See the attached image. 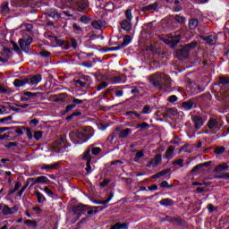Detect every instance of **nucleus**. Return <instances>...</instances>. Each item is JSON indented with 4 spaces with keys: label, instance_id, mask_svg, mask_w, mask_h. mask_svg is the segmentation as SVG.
I'll list each match as a JSON object with an SVG mask.
<instances>
[{
    "label": "nucleus",
    "instance_id": "423d86ee",
    "mask_svg": "<svg viewBox=\"0 0 229 229\" xmlns=\"http://www.w3.org/2000/svg\"><path fill=\"white\" fill-rule=\"evenodd\" d=\"M160 164H162V155L157 154L148 163L147 167H157V165H160Z\"/></svg>",
    "mask_w": 229,
    "mask_h": 229
},
{
    "label": "nucleus",
    "instance_id": "412c9836",
    "mask_svg": "<svg viewBox=\"0 0 229 229\" xmlns=\"http://www.w3.org/2000/svg\"><path fill=\"white\" fill-rule=\"evenodd\" d=\"M131 133V129H124L120 131L119 137L120 139H126L128 138Z\"/></svg>",
    "mask_w": 229,
    "mask_h": 229
},
{
    "label": "nucleus",
    "instance_id": "7c9ffc66",
    "mask_svg": "<svg viewBox=\"0 0 229 229\" xmlns=\"http://www.w3.org/2000/svg\"><path fill=\"white\" fill-rule=\"evenodd\" d=\"M144 157V150H140L136 153L135 157H134V162H139L140 160V158Z\"/></svg>",
    "mask_w": 229,
    "mask_h": 229
},
{
    "label": "nucleus",
    "instance_id": "1a4fd4ad",
    "mask_svg": "<svg viewBox=\"0 0 229 229\" xmlns=\"http://www.w3.org/2000/svg\"><path fill=\"white\" fill-rule=\"evenodd\" d=\"M72 104L66 106V112H71V110L74 109V107L78 106V105H83V100L72 98Z\"/></svg>",
    "mask_w": 229,
    "mask_h": 229
},
{
    "label": "nucleus",
    "instance_id": "a19ab883",
    "mask_svg": "<svg viewBox=\"0 0 229 229\" xmlns=\"http://www.w3.org/2000/svg\"><path fill=\"white\" fill-rule=\"evenodd\" d=\"M76 137H77V139H80L81 140H84V142H86V140H87V138L84 136L81 130H80L76 132Z\"/></svg>",
    "mask_w": 229,
    "mask_h": 229
},
{
    "label": "nucleus",
    "instance_id": "f8f14e48",
    "mask_svg": "<svg viewBox=\"0 0 229 229\" xmlns=\"http://www.w3.org/2000/svg\"><path fill=\"white\" fill-rule=\"evenodd\" d=\"M81 131H82L87 140H89V139H90V137L94 135V131L92 130V127H84L81 129Z\"/></svg>",
    "mask_w": 229,
    "mask_h": 229
},
{
    "label": "nucleus",
    "instance_id": "72a5a7b5",
    "mask_svg": "<svg viewBox=\"0 0 229 229\" xmlns=\"http://www.w3.org/2000/svg\"><path fill=\"white\" fill-rule=\"evenodd\" d=\"M8 110H10V106H1L0 105V115H6L8 114Z\"/></svg>",
    "mask_w": 229,
    "mask_h": 229
},
{
    "label": "nucleus",
    "instance_id": "c85d7f7f",
    "mask_svg": "<svg viewBox=\"0 0 229 229\" xmlns=\"http://www.w3.org/2000/svg\"><path fill=\"white\" fill-rule=\"evenodd\" d=\"M19 44H20V47H21V51H28L29 47L26 43V40L21 38V39L19 40Z\"/></svg>",
    "mask_w": 229,
    "mask_h": 229
},
{
    "label": "nucleus",
    "instance_id": "f704fd0d",
    "mask_svg": "<svg viewBox=\"0 0 229 229\" xmlns=\"http://www.w3.org/2000/svg\"><path fill=\"white\" fill-rule=\"evenodd\" d=\"M20 187H22V183L21 182H16L15 185H14V189L13 190H11L8 193V196H12V194H13L14 192H17V191H19V188Z\"/></svg>",
    "mask_w": 229,
    "mask_h": 229
},
{
    "label": "nucleus",
    "instance_id": "09e8293b",
    "mask_svg": "<svg viewBox=\"0 0 229 229\" xmlns=\"http://www.w3.org/2000/svg\"><path fill=\"white\" fill-rule=\"evenodd\" d=\"M65 99H67V95H66V94H61V95H59V96L55 98V101L64 102V101H65Z\"/></svg>",
    "mask_w": 229,
    "mask_h": 229
},
{
    "label": "nucleus",
    "instance_id": "f3484780",
    "mask_svg": "<svg viewBox=\"0 0 229 229\" xmlns=\"http://www.w3.org/2000/svg\"><path fill=\"white\" fill-rule=\"evenodd\" d=\"M128 226H130L128 223L117 222L114 225H111L110 229H128Z\"/></svg>",
    "mask_w": 229,
    "mask_h": 229
},
{
    "label": "nucleus",
    "instance_id": "473e14b6",
    "mask_svg": "<svg viewBox=\"0 0 229 229\" xmlns=\"http://www.w3.org/2000/svg\"><path fill=\"white\" fill-rule=\"evenodd\" d=\"M198 20L192 19L189 21V28L190 30H194L195 28H198Z\"/></svg>",
    "mask_w": 229,
    "mask_h": 229
},
{
    "label": "nucleus",
    "instance_id": "680f3d73",
    "mask_svg": "<svg viewBox=\"0 0 229 229\" xmlns=\"http://www.w3.org/2000/svg\"><path fill=\"white\" fill-rule=\"evenodd\" d=\"M168 101H169L170 103H174L175 101H178V98H177L176 96H174V95L170 96V97L168 98Z\"/></svg>",
    "mask_w": 229,
    "mask_h": 229
},
{
    "label": "nucleus",
    "instance_id": "2f4dec72",
    "mask_svg": "<svg viewBox=\"0 0 229 229\" xmlns=\"http://www.w3.org/2000/svg\"><path fill=\"white\" fill-rule=\"evenodd\" d=\"M58 167V163L52 164V165H44L41 166V169H46L47 171H49L51 169H56Z\"/></svg>",
    "mask_w": 229,
    "mask_h": 229
},
{
    "label": "nucleus",
    "instance_id": "ddd939ff",
    "mask_svg": "<svg viewBox=\"0 0 229 229\" xmlns=\"http://www.w3.org/2000/svg\"><path fill=\"white\" fill-rule=\"evenodd\" d=\"M87 81H89V77H82V78L80 79V80L74 81H73V84H74L76 87L83 88V87H87Z\"/></svg>",
    "mask_w": 229,
    "mask_h": 229
},
{
    "label": "nucleus",
    "instance_id": "f257e3e1",
    "mask_svg": "<svg viewBox=\"0 0 229 229\" xmlns=\"http://www.w3.org/2000/svg\"><path fill=\"white\" fill-rule=\"evenodd\" d=\"M151 83L156 87V89H159V90H165L166 92L171 90V78L164 73L154 74Z\"/></svg>",
    "mask_w": 229,
    "mask_h": 229
},
{
    "label": "nucleus",
    "instance_id": "a878e982",
    "mask_svg": "<svg viewBox=\"0 0 229 229\" xmlns=\"http://www.w3.org/2000/svg\"><path fill=\"white\" fill-rule=\"evenodd\" d=\"M170 172H171V169L167 168L164 171H161V172L152 175V178H155V179L160 178L161 176H164L165 174H167V173H170Z\"/></svg>",
    "mask_w": 229,
    "mask_h": 229
},
{
    "label": "nucleus",
    "instance_id": "aec40b11",
    "mask_svg": "<svg viewBox=\"0 0 229 229\" xmlns=\"http://www.w3.org/2000/svg\"><path fill=\"white\" fill-rule=\"evenodd\" d=\"M174 157V147L170 146L167 150L165 151V158L171 160Z\"/></svg>",
    "mask_w": 229,
    "mask_h": 229
},
{
    "label": "nucleus",
    "instance_id": "f03ea898",
    "mask_svg": "<svg viewBox=\"0 0 229 229\" xmlns=\"http://www.w3.org/2000/svg\"><path fill=\"white\" fill-rule=\"evenodd\" d=\"M198 46V42L192 41L190 44L185 45L181 50L177 52V56L180 58H189V52L194 49Z\"/></svg>",
    "mask_w": 229,
    "mask_h": 229
},
{
    "label": "nucleus",
    "instance_id": "5701e85b",
    "mask_svg": "<svg viewBox=\"0 0 229 229\" xmlns=\"http://www.w3.org/2000/svg\"><path fill=\"white\" fill-rule=\"evenodd\" d=\"M157 6L158 5L157 4V3L148 4L142 8V12H151V11L153 12V11L157 10Z\"/></svg>",
    "mask_w": 229,
    "mask_h": 229
},
{
    "label": "nucleus",
    "instance_id": "e2e57ef3",
    "mask_svg": "<svg viewBox=\"0 0 229 229\" xmlns=\"http://www.w3.org/2000/svg\"><path fill=\"white\" fill-rule=\"evenodd\" d=\"M89 17H87V16H82L81 18V22H84V24H89Z\"/></svg>",
    "mask_w": 229,
    "mask_h": 229
},
{
    "label": "nucleus",
    "instance_id": "49530a36",
    "mask_svg": "<svg viewBox=\"0 0 229 229\" xmlns=\"http://www.w3.org/2000/svg\"><path fill=\"white\" fill-rule=\"evenodd\" d=\"M174 20L176 22H180L181 24H183L185 22V17L180 16V15H175Z\"/></svg>",
    "mask_w": 229,
    "mask_h": 229
},
{
    "label": "nucleus",
    "instance_id": "a18cd8bd",
    "mask_svg": "<svg viewBox=\"0 0 229 229\" xmlns=\"http://www.w3.org/2000/svg\"><path fill=\"white\" fill-rule=\"evenodd\" d=\"M25 225H28V226H32L33 228H37V222L35 220H26Z\"/></svg>",
    "mask_w": 229,
    "mask_h": 229
},
{
    "label": "nucleus",
    "instance_id": "6e6552de",
    "mask_svg": "<svg viewBox=\"0 0 229 229\" xmlns=\"http://www.w3.org/2000/svg\"><path fill=\"white\" fill-rule=\"evenodd\" d=\"M42 81V75L37 74L29 79V84L30 87H37L38 83Z\"/></svg>",
    "mask_w": 229,
    "mask_h": 229
},
{
    "label": "nucleus",
    "instance_id": "bf43d9fd",
    "mask_svg": "<svg viewBox=\"0 0 229 229\" xmlns=\"http://www.w3.org/2000/svg\"><path fill=\"white\" fill-rule=\"evenodd\" d=\"M125 16H126V18L128 19L127 21H131V19H132L131 11V10H127V11L125 12Z\"/></svg>",
    "mask_w": 229,
    "mask_h": 229
},
{
    "label": "nucleus",
    "instance_id": "393cba45",
    "mask_svg": "<svg viewBox=\"0 0 229 229\" xmlns=\"http://www.w3.org/2000/svg\"><path fill=\"white\" fill-rule=\"evenodd\" d=\"M192 106H194V102L192 100H188L182 103V108H184L185 110H191Z\"/></svg>",
    "mask_w": 229,
    "mask_h": 229
},
{
    "label": "nucleus",
    "instance_id": "8fccbe9b",
    "mask_svg": "<svg viewBox=\"0 0 229 229\" xmlns=\"http://www.w3.org/2000/svg\"><path fill=\"white\" fill-rule=\"evenodd\" d=\"M225 147H220L215 149L216 155H223L225 153Z\"/></svg>",
    "mask_w": 229,
    "mask_h": 229
},
{
    "label": "nucleus",
    "instance_id": "338daca9",
    "mask_svg": "<svg viewBox=\"0 0 229 229\" xmlns=\"http://www.w3.org/2000/svg\"><path fill=\"white\" fill-rule=\"evenodd\" d=\"M217 208H216L214 205L212 204H209L208 206V212H214L215 210H216Z\"/></svg>",
    "mask_w": 229,
    "mask_h": 229
},
{
    "label": "nucleus",
    "instance_id": "bb28decb",
    "mask_svg": "<svg viewBox=\"0 0 229 229\" xmlns=\"http://www.w3.org/2000/svg\"><path fill=\"white\" fill-rule=\"evenodd\" d=\"M35 196H37L38 202L45 203L46 197L44 196V194L40 193L39 191H35Z\"/></svg>",
    "mask_w": 229,
    "mask_h": 229
},
{
    "label": "nucleus",
    "instance_id": "5fc2aeb1",
    "mask_svg": "<svg viewBox=\"0 0 229 229\" xmlns=\"http://www.w3.org/2000/svg\"><path fill=\"white\" fill-rule=\"evenodd\" d=\"M125 115L131 116V115H135V117H137L139 119V117H140V114H139L138 113H135L133 111H128Z\"/></svg>",
    "mask_w": 229,
    "mask_h": 229
},
{
    "label": "nucleus",
    "instance_id": "c9c22d12",
    "mask_svg": "<svg viewBox=\"0 0 229 229\" xmlns=\"http://www.w3.org/2000/svg\"><path fill=\"white\" fill-rule=\"evenodd\" d=\"M112 198H114V193H110L107 199L98 201V205H106L107 203H110V201H112Z\"/></svg>",
    "mask_w": 229,
    "mask_h": 229
},
{
    "label": "nucleus",
    "instance_id": "0eeeda50",
    "mask_svg": "<svg viewBox=\"0 0 229 229\" xmlns=\"http://www.w3.org/2000/svg\"><path fill=\"white\" fill-rule=\"evenodd\" d=\"M208 127L209 130H212L214 133H217L219 131V125L217 124V120L211 118L208 122Z\"/></svg>",
    "mask_w": 229,
    "mask_h": 229
},
{
    "label": "nucleus",
    "instance_id": "ea45409f",
    "mask_svg": "<svg viewBox=\"0 0 229 229\" xmlns=\"http://www.w3.org/2000/svg\"><path fill=\"white\" fill-rule=\"evenodd\" d=\"M36 182H38V183H47V182H49V179L47 176H39L37 177Z\"/></svg>",
    "mask_w": 229,
    "mask_h": 229
},
{
    "label": "nucleus",
    "instance_id": "a211bd4d",
    "mask_svg": "<svg viewBox=\"0 0 229 229\" xmlns=\"http://www.w3.org/2000/svg\"><path fill=\"white\" fill-rule=\"evenodd\" d=\"M121 28H122V30H124L125 31H130L131 30V22L128 20H123L121 22Z\"/></svg>",
    "mask_w": 229,
    "mask_h": 229
},
{
    "label": "nucleus",
    "instance_id": "de8ad7c7",
    "mask_svg": "<svg viewBox=\"0 0 229 229\" xmlns=\"http://www.w3.org/2000/svg\"><path fill=\"white\" fill-rule=\"evenodd\" d=\"M34 139L36 140H40L42 139V131H37L34 132Z\"/></svg>",
    "mask_w": 229,
    "mask_h": 229
},
{
    "label": "nucleus",
    "instance_id": "b1692460",
    "mask_svg": "<svg viewBox=\"0 0 229 229\" xmlns=\"http://www.w3.org/2000/svg\"><path fill=\"white\" fill-rule=\"evenodd\" d=\"M65 138L62 137L60 139H58L57 140H55V146L56 148H65Z\"/></svg>",
    "mask_w": 229,
    "mask_h": 229
},
{
    "label": "nucleus",
    "instance_id": "c03bdc74",
    "mask_svg": "<svg viewBox=\"0 0 229 229\" xmlns=\"http://www.w3.org/2000/svg\"><path fill=\"white\" fill-rule=\"evenodd\" d=\"M19 146V143L17 141L9 142L7 145H5V148L7 149H12V148H17Z\"/></svg>",
    "mask_w": 229,
    "mask_h": 229
},
{
    "label": "nucleus",
    "instance_id": "e433bc0d",
    "mask_svg": "<svg viewBox=\"0 0 229 229\" xmlns=\"http://www.w3.org/2000/svg\"><path fill=\"white\" fill-rule=\"evenodd\" d=\"M89 148H90V152L95 157H98V155H99V153H101V148H99V147H96V148L89 147Z\"/></svg>",
    "mask_w": 229,
    "mask_h": 229
},
{
    "label": "nucleus",
    "instance_id": "c756f323",
    "mask_svg": "<svg viewBox=\"0 0 229 229\" xmlns=\"http://www.w3.org/2000/svg\"><path fill=\"white\" fill-rule=\"evenodd\" d=\"M87 162H90L92 160V156H90V148H89L86 152L84 153V156L82 157Z\"/></svg>",
    "mask_w": 229,
    "mask_h": 229
},
{
    "label": "nucleus",
    "instance_id": "3c124183",
    "mask_svg": "<svg viewBox=\"0 0 229 229\" xmlns=\"http://www.w3.org/2000/svg\"><path fill=\"white\" fill-rule=\"evenodd\" d=\"M24 130L27 133L28 139H30V140H31V139H33V132H31V130L28 129V128H24Z\"/></svg>",
    "mask_w": 229,
    "mask_h": 229
},
{
    "label": "nucleus",
    "instance_id": "052dcab7",
    "mask_svg": "<svg viewBox=\"0 0 229 229\" xmlns=\"http://www.w3.org/2000/svg\"><path fill=\"white\" fill-rule=\"evenodd\" d=\"M3 13H8V3H4L2 6Z\"/></svg>",
    "mask_w": 229,
    "mask_h": 229
},
{
    "label": "nucleus",
    "instance_id": "6ab92c4d",
    "mask_svg": "<svg viewBox=\"0 0 229 229\" xmlns=\"http://www.w3.org/2000/svg\"><path fill=\"white\" fill-rule=\"evenodd\" d=\"M23 96L25 98H28L29 99H35L38 98V96H41V93L39 92L33 93V92L27 91L23 93Z\"/></svg>",
    "mask_w": 229,
    "mask_h": 229
},
{
    "label": "nucleus",
    "instance_id": "7ed1b4c3",
    "mask_svg": "<svg viewBox=\"0 0 229 229\" xmlns=\"http://www.w3.org/2000/svg\"><path fill=\"white\" fill-rule=\"evenodd\" d=\"M180 34H170L168 38H162L161 40L167 44V46H171V47H174L178 42H180Z\"/></svg>",
    "mask_w": 229,
    "mask_h": 229
},
{
    "label": "nucleus",
    "instance_id": "4d7b16f0",
    "mask_svg": "<svg viewBox=\"0 0 229 229\" xmlns=\"http://www.w3.org/2000/svg\"><path fill=\"white\" fill-rule=\"evenodd\" d=\"M85 169L88 174H90V173H92V166L90 165V162H87Z\"/></svg>",
    "mask_w": 229,
    "mask_h": 229
},
{
    "label": "nucleus",
    "instance_id": "864d4df0",
    "mask_svg": "<svg viewBox=\"0 0 229 229\" xmlns=\"http://www.w3.org/2000/svg\"><path fill=\"white\" fill-rule=\"evenodd\" d=\"M203 165H205V164H200V165H195V166L191 169V173H196V171H199V169H201V167H203Z\"/></svg>",
    "mask_w": 229,
    "mask_h": 229
},
{
    "label": "nucleus",
    "instance_id": "dca6fc26",
    "mask_svg": "<svg viewBox=\"0 0 229 229\" xmlns=\"http://www.w3.org/2000/svg\"><path fill=\"white\" fill-rule=\"evenodd\" d=\"M192 121L196 130H199V128L203 126V118H201V116H194Z\"/></svg>",
    "mask_w": 229,
    "mask_h": 229
},
{
    "label": "nucleus",
    "instance_id": "20e7f679",
    "mask_svg": "<svg viewBox=\"0 0 229 229\" xmlns=\"http://www.w3.org/2000/svg\"><path fill=\"white\" fill-rule=\"evenodd\" d=\"M1 210L3 216H13V214H17V212H19V206L10 208L8 205H2Z\"/></svg>",
    "mask_w": 229,
    "mask_h": 229
},
{
    "label": "nucleus",
    "instance_id": "58836bf2",
    "mask_svg": "<svg viewBox=\"0 0 229 229\" xmlns=\"http://www.w3.org/2000/svg\"><path fill=\"white\" fill-rule=\"evenodd\" d=\"M160 205H163V207H169V205H173V201L171 199H164L160 201Z\"/></svg>",
    "mask_w": 229,
    "mask_h": 229
},
{
    "label": "nucleus",
    "instance_id": "79ce46f5",
    "mask_svg": "<svg viewBox=\"0 0 229 229\" xmlns=\"http://www.w3.org/2000/svg\"><path fill=\"white\" fill-rule=\"evenodd\" d=\"M0 94H7L9 96L10 90L6 87L0 84Z\"/></svg>",
    "mask_w": 229,
    "mask_h": 229
},
{
    "label": "nucleus",
    "instance_id": "6e6d98bb",
    "mask_svg": "<svg viewBox=\"0 0 229 229\" xmlns=\"http://www.w3.org/2000/svg\"><path fill=\"white\" fill-rule=\"evenodd\" d=\"M219 82L222 83L223 85L229 83V79L226 77H220L219 78Z\"/></svg>",
    "mask_w": 229,
    "mask_h": 229
},
{
    "label": "nucleus",
    "instance_id": "2eb2a0df",
    "mask_svg": "<svg viewBox=\"0 0 229 229\" xmlns=\"http://www.w3.org/2000/svg\"><path fill=\"white\" fill-rule=\"evenodd\" d=\"M202 39L205 40L209 46H214V44L217 42V37L212 35L202 37Z\"/></svg>",
    "mask_w": 229,
    "mask_h": 229
},
{
    "label": "nucleus",
    "instance_id": "603ef678",
    "mask_svg": "<svg viewBox=\"0 0 229 229\" xmlns=\"http://www.w3.org/2000/svg\"><path fill=\"white\" fill-rule=\"evenodd\" d=\"M54 40H55V44H57L60 47L64 46V44L65 43L64 40L58 39V38H56V37H54Z\"/></svg>",
    "mask_w": 229,
    "mask_h": 229
},
{
    "label": "nucleus",
    "instance_id": "13d9d810",
    "mask_svg": "<svg viewBox=\"0 0 229 229\" xmlns=\"http://www.w3.org/2000/svg\"><path fill=\"white\" fill-rule=\"evenodd\" d=\"M108 87V83L106 82H102L98 85V90H103V89H106Z\"/></svg>",
    "mask_w": 229,
    "mask_h": 229
},
{
    "label": "nucleus",
    "instance_id": "4c0bfd02",
    "mask_svg": "<svg viewBox=\"0 0 229 229\" xmlns=\"http://www.w3.org/2000/svg\"><path fill=\"white\" fill-rule=\"evenodd\" d=\"M131 42V38L130 36H125L123 38V42L122 43V47H126Z\"/></svg>",
    "mask_w": 229,
    "mask_h": 229
},
{
    "label": "nucleus",
    "instance_id": "37998d69",
    "mask_svg": "<svg viewBox=\"0 0 229 229\" xmlns=\"http://www.w3.org/2000/svg\"><path fill=\"white\" fill-rule=\"evenodd\" d=\"M141 128L142 130H148L149 128V123H142L136 126V129Z\"/></svg>",
    "mask_w": 229,
    "mask_h": 229
},
{
    "label": "nucleus",
    "instance_id": "39448f33",
    "mask_svg": "<svg viewBox=\"0 0 229 229\" xmlns=\"http://www.w3.org/2000/svg\"><path fill=\"white\" fill-rule=\"evenodd\" d=\"M85 210H87V206H85L83 204H79V205L73 206L72 212L77 217L75 219V221H78V219H80V217H81V214L83 212H85Z\"/></svg>",
    "mask_w": 229,
    "mask_h": 229
},
{
    "label": "nucleus",
    "instance_id": "9d476101",
    "mask_svg": "<svg viewBox=\"0 0 229 229\" xmlns=\"http://www.w3.org/2000/svg\"><path fill=\"white\" fill-rule=\"evenodd\" d=\"M2 55V59H1V63L2 64H6V62H8V60H10V55H12V50H10V48H4V50L1 52Z\"/></svg>",
    "mask_w": 229,
    "mask_h": 229
},
{
    "label": "nucleus",
    "instance_id": "4468645a",
    "mask_svg": "<svg viewBox=\"0 0 229 229\" xmlns=\"http://www.w3.org/2000/svg\"><path fill=\"white\" fill-rule=\"evenodd\" d=\"M30 83V79H16L13 81L14 87H24V85H28Z\"/></svg>",
    "mask_w": 229,
    "mask_h": 229
},
{
    "label": "nucleus",
    "instance_id": "0e129e2a",
    "mask_svg": "<svg viewBox=\"0 0 229 229\" xmlns=\"http://www.w3.org/2000/svg\"><path fill=\"white\" fill-rule=\"evenodd\" d=\"M41 56H44L45 58H47V56H51V52L49 51H42L40 52Z\"/></svg>",
    "mask_w": 229,
    "mask_h": 229
},
{
    "label": "nucleus",
    "instance_id": "cd10ccee",
    "mask_svg": "<svg viewBox=\"0 0 229 229\" xmlns=\"http://www.w3.org/2000/svg\"><path fill=\"white\" fill-rule=\"evenodd\" d=\"M226 169H228V165L223 164V165H218L215 168V171H216V173H221V171H226Z\"/></svg>",
    "mask_w": 229,
    "mask_h": 229
},
{
    "label": "nucleus",
    "instance_id": "69168bd1",
    "mask_svg": "<svg viewBox=\"0 0 229 229\" xmlns=\"http://www.w3.org/2000/svg\"><path fill=\"white\" fill-rule=\"evenodd\" d=\"M45 192L46 194H48V196H54L55 193L47 186L45 187Z\"/></svg>",
    "mask_w": 229,
    "mask_h": 229
},
{
    "label": "nucleus",
    "instance_id": "774afa93",
    "mask_svg": "<svg viewBox=\"0 0 229 229\" xmlns=\"http://www.w3.org/2000/svg\"><path fill=\"white\" fill-rule=\"evenodd\" d=\"M141 114H149V106H145Z\"/></svg>",
    "mask_w": 229,
    "mask_h": 229
},
{
    "label": "nucleus",
    "instance_id": "4be33fe9",
    "mask_svg": "<svg viewBox=\"0 0 229 229\" xmlns=\"http://www.w3.org/2000/svg\"><path fill=\"white\" fill-rule=\"evenodd\" d=\"M126 76L124 74L113 78V83H124Z\"/></svg>",
    "mask_w": 229,
    "mask_h": 229
},
{
    "label": "nucleus",
    "instance_id": "9b49d317",
    "mask_svg": "<svg viewBox=\"0 0 229 229\" xmlns=\"http://www.w3.org/2000/svg\"><path fill=\"white\" fill-rule=\"evenodd\" d=\"M91 25L95 30H103V28L106 27V21L102 20L93 21Z\"/></svg>",
    "mask_w": 229,
    "mask_h": 229
}]
</instances>
